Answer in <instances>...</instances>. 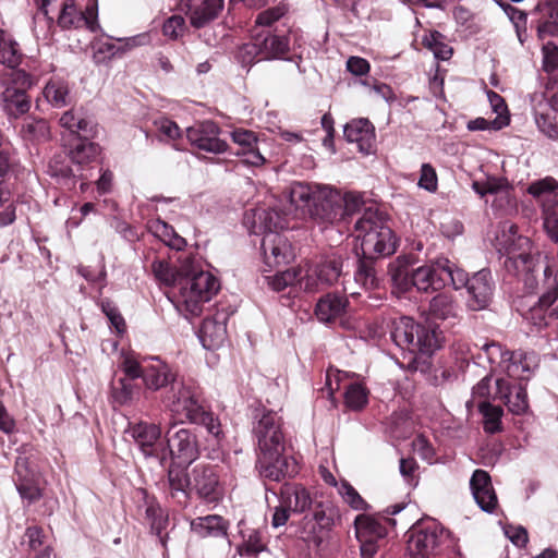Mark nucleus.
Returning a JSON list of instances; mask_svg holds the SVG:
<instances>
[{"instance_id": "f257e3e1", "label": "nucleus", "mask_w": 558, "mask_h": 558, "mask_svg": "<svg viewBox=\"0 0 558 558\" xmlns=\"http://www.w3.org/2000/svg\"><path fill=\"white\" fill-rule=\"evenodd\" d=\"M525 247H530V240L518 234L515 225L504 226L501 234L496 238V248L505 256V269L511 275H522L527 293L543 289L542 304H553L558 298V270L546 256L527 253Z\"/></svg>"}, {"instance_id": "f03ea898", "label": "nucleus", "mask_w": 558, "mask_h": 558, "mask_svg": "<svg viewBox=\"0 0 558 558\" xmlns=\"http://www.w3.org/2000/svg\"><path fill=\"white\" fill-rule=\"evenodd\" d=\"M160 401L173 417L203 426L217 444L225 437L218 416L204 404L201 388L192 379L180 377L161 393Z\"/></svg>"}, {"instance_id": "7ed1b4c3", "label": "nucleus", "mask_w": 558, "mask_h": 558, "mask_svg": "<svg viewBox=\"0 0 558 558\" xmlns=\"http://www.w3.org/2000/svg\"><path fill=\"white\" fill-rule=\"evenodd\" d=\"M151 271L156 279L177 290L178 306H182L192 316L202 313L204 303L210 301L219 290L217 278L208 271L193 275H175L170 265L163 259H155Z\"/></svg>"}, {"instance_id": "20e7f679", "label": "nucleus", "mask_w": 558, "mask_h": 558, "mask_svg": "<svg viewBox=\"0 0 558 558\" xmlns=\"http://www.w3.org/2000/svg\"><path fill=\"white\" fill-rule=\"evenodd\" d=\"M454 267V263L440 257L413 269L405 258L398 257L390 264L388 271L393 287L399 292L405 293L415 288L417 292L430 293L453 283Z\"/></svg>"}, {"instance_id": "39448f33", "label": "nucleus", "mask_w": 558, "mask_h": 558, "mask_svg": "<svg viewBox=\"0 0 558 558\" xmlns=\"http://www.w3.org/2000/svg\"><path fill=\"white\" fill-rule=\"evenodd\" d=\"M291 203L296 207H303L310 214L312 220L327 228L343 221V201L341 191L327 184L298 182L290 191Z\"/></svg>"}, {"instance_id": "423d86ee", "label": "nucleus", "mask_w": 558, "mask_h": 558, "mask_svg": "<svg viewBox=\"0 0 558 558\" xmlns=\"http://www.w3.org/2000/svg\"><path fill=\"white\" fill-rule=\"evenodd\" d=\"M284 225V218L275 209L256 208L253 211L252 233L263 235L260 248L264 264L269 268L287 265L294 258L288 238L278 232Z\"/></svg>"}, {"instance_id": "0eeeda50", "label": "nucleus", "mask_w": 558, "mask_h": 558, "mask_svg": "<svg viewBox=\"0 0 558 558\" xmlns=\"http://www.w3.org/2000/svg\"><path fill=\"white\" fill-rule=\"evenodd\" d=\"M356 236L361 239L363 255L369 257L389 256L396 252V239L386 225L384 215L377 209L367 208L354 225Z\"/></svg>"}, {"instance_id": "6e6552de", "label": "nucleus", "mask_w": 558, "mask_h": 558, "mask_svg": "<svg viewBox=\"0 0 558 558\" xmlns=\"http://www.w3.org/2000/svg\"><path fill=\"white\" fill-rule=\"evenodd\" d=\"M390 338L402 352L411 355L416 353L429 355L439 347L435 330L408 316L392 320Z\"/></svg>"}, {"instance_id": "1a4fd4ad", "label": "nucleus", "mask_w": 558, "mask_h": 558, "mask_svg": "<svg viewBox=\"0 0 558 558\" xmlns=\"http://www.w3.org/2000/svg\"><path fill=\"white\" fill-rule=\"evenodd\" d=\"M289 38L284 34H278L271 28H253L251 40L240 47L238 58L243 65L265 60L284 59L289 51Z\"/></svg>"}, {"instance_id": "9d476101", "label": "nucleus", "mask_w": 558, "mask_h": 558, "mask_svg": "<svg viewBox=\"0 0 558 558\" xmlns=\"http://www.w3.org/2000/svg\"><path fill=\"white\" fill-rule=\"evenodd\" d=\"M452 287L454 290L465 288L468 292V306L472 311H481L489 305L495 290V282L492 271L487 268H483L473 274L472 277H469L468 272L456 265Z\"/></svg>"}, {"instance_id": "9b49d317", "label": "nucleus", "mask_w": 558, "mask_h": 558, "mask_svg": "<svg viewBox=\"0 0 558 558\" xmlns=\"http://www.w3.org/2000/svg\"><path fill=\"white\" fill-rule=\"evenodd\" d=\"M161 428L158 424L148 422L130 423L125 429L138 451L146 460L157 462L161 468L168 464V452L161 440Z\"/></svg>"}, {"instance_id": "f8f14e48", "label": "nucleus", "mask_w": 558, "mask_h": 558, "mask_svg": "<svg viewBox=\"0 0 558 558\" xmlns=\"http://www.w3.org/2000/svg\"><path fill=\"white\" fill-rule=\"evenodd\" d=\"M252 434L258 452L286 449L282 418L272 410L263 408L255 411Z\"/></svg>"}, {"instance_id": "ddd939ff", "label": "nucleus", "mask_w": 558, "mask_h": 558, "mask_svg": "<svg viewBox=\"0 0 558 558\" xmlns=\"http://www.w3.org/2000/svg\"><path fill=\"white\" fill-rule=\"evenodd\" d=\"M165 447L168 452V463L189 466L199 456L196 435L189 428H177L173 424L166 432Z\"/></svg>"}, {"instance_id": "4468645a", "label": "nucleus", "mask_w": 558, "mask_h": 558, "mask_svg": "<svg viewBox=\"0 0 558 558\" xmlns=\"http://www.w3.org/2000/svg\"><path fill=\"white\" fill-rule=\"evenodd\" d=\"M256 470L260 477L272 482H281L299 473V464L292 456L286 454V449L257 452Z\"/></svg>"}, {"instance_id": "2eb2a0df", "label": "nucleus", "mask_w": 558, "mask_h": 558, "mask_svg": "<svg viewBox=\"0 0 558 558\" xmlns=\"http://www.w3.org/2000/svg\"><path fill=\"white\" fill-rule=\"evenodd\" d=\"M447 538L446 531L435 520L418 525L410 536L408 550L414 558H427L439 553Z\"/></svg>"}, {"instance_id": "dca6fc26", "label": "nucleus", "mask_w": 558, "mask_h": 558, "mask_svg": "<svg viewBox=\"0 0 558 558\" xmlns=\"http://www.w3.org/2000/svg\"><path fill=\"white\" fill-rule=\"evenodd\" d=\"M180 377L178 369L160 356H144L143 384L147 390L166 392Z\"/></svg>"}, {"instance_id": "f3484780", "label": "nucleus", "mask_w": 558, "mask_h": 558, "mask_svg": "<svg viewBox=\"0 0 558 558\" xmlns=\"http://www.w3.org/2000/svg\"><path fill=\"white\" fill-rule=\"evenodd\" d=\"M58 25L62 29L86 27L95 33L100 29L96 1L89 2L85 11L80 10L74 0H65L58 16Z\"/></svg>"}, {"instance_id": "a211bd4d", "label": "nucleus", "mask_w": 558, "mask_h": 558, "mask_svg": "<svg viewBox=\"0 0 558 558\" xmlns=\"http://www.w3.org/2000/svg\"><path fill=\"white\" fill-rule=\"evenodd\" d=\"M14 484L21 498L28 505L41 498L39 473L35 463L26 456H19L15 460Z\"/></svg>"}, {"instance_id": "6ab92c4d", "label": "nucleus", "mask_w": 558, "mask_h": 558, "mask_svg": "<svg viewBox=\"0 0 558 558\" xmlns=\"http://www.w3.org/2000/svg\"><path fill=\"white\" fill-rule=\"evenodd\" d=\"M380 279L377 276V271L375 268L374 257H369L363 255L357 258L355 270L353 274V279H345V276L342 280L343 291L344 293L351 296H357L361 294L360 290L365 292H369L379 287Z\"/></svg>"}, {"instance_id": "aec40b11", "label": "nucleus", "mask_w": 558, "mask_h": 558, "mask_svg": "<svg viewBox=\"0 0 558 558\" xmlns=\"http://www.w3.org/2000/svg\"><path fill=\"white\" fill-rule=\"evenodd\" d=\"M220 129L213 121L195 123L186 129V137L191 145L211 154H222L228 144L219 137Z\"/></svg>"}, {"instance_id": "412c9836", "label": "nucleus", "mask_w": 558, "mask_h": 558, "mask_svg": "<svg viewBox=\"0 0 558 558\" xmlns=\"http://www.w3.org/2000/svg\"><path fill=\"white\" fill-rule=\"evenodd\" d=\"M343 257L338 253H331L320 260L312 275H307L304 281V289L316 291L319 284L331 286L341 277L343 278Z\"/></svg>"}, {"instance_id": "4be33fe9", "label": "nucleus", "mask_w": 558, "mask_h": 558, "mask_svg": "<svg viewBox=\"0 0 558 558\" xmlns=\"http://www.w3.org/2000/svg\"><path fill=\"white\" fill-rule=\"evenodd\" d=\"M191 489L207 502H216L221 496L217 466L198 464L191 474Z\"/></svg>"}, {"instance_id": "5701e85b", "label": "nucleus", "mask_w": 558, "mask_h": 558, "mask_svg": "<svg viewBox=\"0 0 558 558\" xmlns=\"http://www.w3.org/2000/svg\"><path fill=\"white\" fill-rule=\"evenodd\" d=\"M539 364V356L534 351H511L507 356L504 372L509 378L519 383L527 381Z\"/></svg>"}, {"instance_id": "b1692460", "label": "nucleus", "mask_w": 558, "mask_h": 558, "mask_svg": "<svg viewBox=\"0 0 558 558\" xmlns=\"http://www.w3.org/2000/svg\"><path fill=\"white\" fill-rule=\"evenodd\" d=\"M182 10L195 28L205 27L223 8V0H181Z\"/></svg>"}, {"instance_id": "393cba45", "label": "nucleus", "mask_w": 558, "mask_h": 558, "mask_svg": "<svg viewBox=\"0 0 558 558\" xmlns=\"http://www.w3.org/2000/svg\"><path fill=\"white\" fill-rule=\"evenodd\" d=\"M494 398L502 401L517 415L525 413L529 408L526 389L522 383L511 384L506 378L497 379Z\"/></svg>"}, {"instance_id": "a878e982", "label": "nucleus", "mask_w": 558, "mask_h": 558, "mask_svg": "<svg viewBox=\"0 0 558 558\" xmlns=\"http://www.w3.org/2000/svg\"><path fill=\"white\" fill-rule=\"evenodd\" d=\"M470 489L477 506L487 513H493L498 505L497 495L489 474L477 469L470 478Z\"/></svg>"}, {"instance_id": "bb28decb", "label": "nucleus", "mask_w": 558, "mask_h": 558, "mask_svg": "<svg viewBox=\"0 0 558 558\" xmlns=\"http://www.w3.org/2000/svg\"><path fill=\"white\" fill-rule=\"evenodd\" d=\"M233 142L239 145L235 155L241 157L244 165L260 167L266 159L257 148V137L253 131L236 129L231 133Z\"/></svg>"}, {"instance_id": "cd10ccee", "label": "nucleus", "mask_w": 558, "mask_h": 558, "mask_svg": "<svg viewBox=\"0 0 558 558\" xmlns=\"http://www.w3.org/2000/svg\"><path fill=\"white\" fill-rule=\"evenodd\" d=\"M343 135L350 143H355L359 150L369 154L375 143V128L367 119H354L343 129Z\"/></svg>"}, {"instance_id": "c85d7f7f", "label": "nucleus", "mask_w": 558, "mask_h": 558, "mask_svg": "<svg viewBox=\"0 0 558 558\" xmlns=\"http://www.w3.org/2000/svg\"><path fill=\"white\" fill-rule=\"evenodd\" d=\"M168 466V486L170 498L180 507L185 508L189 504L191 478L186 472L187 466L169 463Z\"/></svg>"}, {"instance_id": "c756f323", "label": "nucleus", "mask_w": 558, "mask_h": 558, "mask_svg": "<svg viewBox=\"0 0 558 558\" xmlns=\"http://www.w3.org/2000/svg\"><path fill=\"white\" fill-rule=\"evenodd\" d=\"M226 319L227 317L220 313L204 318L198 338L205 349L215 350L223 343L227 337Z\"/></svg>"}, {"instance_id": "7c9ffc66", "label": "nucleus", "mask_w": 558, "mask_h": 558, "mask_svg": "<svg viewBox=\"0 0 558 558\" xmlns=\"http://www.w3.org/2000/svg\"><path fill=\"white\" fill-rule=\"evenodd\" d=\"M532 101L534 120L539 132L550 140H558V123L555 111L550 110L547 99L541 94L534 95Z\"/></svg>"}, {"instance_id": "2f4dec72", "label": "nucleus", "mask_w": 558, "mask_h": 558, "mask_svg": "<svg viewBox=\"0 0 558 558\" xmlns=\"http://www.w3.org/2000/svg\"><path fill=\"white\" fill-rule=\"evenodd\" d=\"M140 37H130L125 39L119 38L120 45L112 41L111 37H101L93 41L92 48L94 60L96 63H104L116 56L123 53L125 50L138 45Z\"/></svg>"}, {"instance_id": "473e14b6", "label": "nucleus", "mask_w": 558, "mask_h": 558, "mask_svg": "<svg viewBox=\"0 0 558 558\" xmlns=\"http://www.w3.org/2000/svg\"><path fill=\"white\" fill-rule=\"evenodd\" d=\"M279 502L284 505L291 512L303 513L311 507L312 498L304 486L286 483L280 488Z\"/></svg>"}, {"instance_id": "72a5a7b5", "label": "nucleus", "mask_w": 558, "mask_h": 558, "mask_svg": "<svg viewBox=\"0 0 558 558\" xmlns=\"http://www.w3.org/2000/svg\"><path fill=\"white\" fill-rule=\"evenodd\" d=\"M191 531L197 536L205 537H227L229 522L218 514H208L197 517L190 521Z\"/></svg>"}, {"instance_id": "f704fd0d", "label": "nucleus", "mask_w": 558, "mask_h": 558, "mask_svg": "<svg viewBox=\"0 0 558 558\" xmlns=\"http://www.w3.org/2000/svg\"><path fill=\"white\" fill-rule=\"evenodd\" d=\"M348 306L347 298L337 293H327L318 300L315 315L319 322L330 323L344 315Z\"/></svg>"}, {"instance_id": "c9c22d12", "label": "nucleus", "mask_w": 558, "mask_h": 558, "mask_svg": "<svg viewBox=\"0 0 558 558\" xmlns=\"http://www.w3.org/2000/svg\"><path fill=\"white\" fill-rule=\"evenodd\" d=\"M0 105L10 118L16 119L28 112L31 99L27 93L13 89V87H5L1 94Z\"/></svg>"}, {"instance_id": "e433bc0d", "label": "nucleus", "mask_w": 558, "mask_h": 558, "mask_svg": "<svg viewBox=\"0 0 558 558\" xmlns=\"http://www.w3.org/2000/svg\"><path fill=\"white\" fill-rule=\"evenodd\" d=\"M60 125L72 134L89 137L96 134V125L92 120L86 119L80 111L70 109L62 113L59 119Z\"/></svg>"}, {"instance_id": "4c0bfd02", "label": "nucleus", "mask_w": 558, "mask_h": 558, "mask_svg": "<svg viewBox=\"0 0 558 558\" xmlns=\"http://www.w3.org/2000/svg\"><path fill=\"white\" fill-rule=\"evenodd\" d=\"M461 308L453 296L439 293L429 302V314L434 319L454 320L460 316Z\"/></svg>"}, {"instance_id": "58836bf2", "label": "nucleus", "mask_w": 558, "mask_h": 558, "mask_svg": "<svg viewBox=\"0 0 558 558\" xmlns=\"http://www.w3.org/2000/svg\"><path fill=\"white\" fill-rule=\"evenodd\" d=\"M147 229L151 235L171 248L180 251L186 246L185 239L178 234L172 226L160 218L149 220Z\"/></svg>"}, {"instance_id": "ea45409f", "label": "nucleus", "mask_w": 558, "mask_h": 558, "mask_svg": "<svg viewBox=\"0 0 558 558\" xmlns=\"http://www.w3.org/2000/svg\"><path fill=\"white\" fill-rule=\"evenodd\" d=\"M44 96L54 108H63L71 104L69 85L62 78H50L44 88Z\"/></svg>"}, {"instance_id": "a19ab883", "label": "nucleus", "mask_w": 558, "mask_h": 558, "mask_svg": "<svg viewBox=\"0 0 558 558\" xmlns=\"http://www.w3.org/2000/svg\"><path fill=\"white\" fill-rule=\"evenodd\" d=\"M22 60V52L14 38L0 29V63L7 68H17Z\"/></svg>"}, {"instance_id": "79ce46f5", "label": "nucleus", "mask_w": 558, "mask_h": 558, "mask_svg": "<svg viewBox=\"0 0 558 558\" xmlns=\"http://www.w3.org/2000/svg\"><path fill=\"white\" fill-rule=\"evenodd\" d=\"M140 395V388L131 378L121 377L111 385L113 402L119 405L131 403Z\"/></svg>"}, {"instance_id": "37998d69", "label": "nucleus", "mask_w": 558, "mask_h": 558, "mask_svg": "<svg viewBox=\"0 0 558 558\" xmlns=\"http://www.w3.org/2000/svg\"><path fill=\"white\" fill-rule=\"evenodd\" d=\"M33 85L32 76L24 70L7 68L0 70V86L27 92Z\"/></svg>"}, {"instance_id": "c03bdc74", "label": "nucleus", "mask_w": 558, "mask_h": 558, "mask_svg": "<svg viewBox=\"0 0 558 558\" xmlns=\"http://www.w3.org/2000/svg\"><path fill=\"white\" fill-rule=\"evenodd\" d=\"M354 529L357 541H377L385 534L384 527L380 525V523L366 514H359L355 518Z\"/></svg>"}, {"instance_id": "a18cd8bd", "label": "nucleus", "mask_w": 558, "mask_h": 558, "mask_svg": "<svg viewBox=\"0 0 558 558\" xmlns=\"http://www.w3.org/2000/svg\"><path fill=\"white\" fill-rule=\"evenodd\" d=\"M146 518L150 522L151 531L159 537L162 546H166V536L162 535L163 530L168 525V514L154 499L146 500Z\"/></svg>"}, {"instance_id": "49530a36", "label": "nucleus", "mask_w": 558, "mask_h": 558, "mask_svg": "<svg viewBox=\"0 0 558 558\" xmlns=\"http://www.w3.org/2000/svg\"><path fill=\"white\" fill-rule=\"evenodd\" d=\"M478 411L483 416V428L488 434H496L501 430V417L504 410L493 405L489 401H478Z\"/></svg>"}, {"instance_id": "de8ad7c7", "label": "nucleus", "mask_w": 558, "mask_h": 558, "mask_svg": "<svg viewBox=\"0 0 558 558\" xmlns=\"http://www.w3.org/2000/svg\"><path fill=\"white\" fill-rule=\"evenodd\" d=\"M99 151V145L89 142L87 137L80 136L77 143L70 149L69 156L73 162L83 165L94 160Z\"/></svg>"}, {"instance_id": "09e8293b", "label": "nucleus", "mask_w": 558, "mask_h": 558, "mask_svg": "<svg viewBox=\"0 0 558 558\" xmlns=\"http://www.w3.org/2000/svg\"><path fill=\"white\" fill-rule=\"evenodd\" d=\"M269 287L277 292L284 290L288 287L300 282L304 287L305 277H302V270L290 268L284 271H279L274 276L266 277Z\"/></svg>"}, {"instance_id": "8fccbe9b", "label": "nucleus", "mask_w": 558, "mask_h": 558, "mask_svg": "<svg viewBox=\"0 0 558 558\" xmlns=\"http://www.w3.org/2000/svg\"><path fill=\"white\" fill-rule=\"evenodd\" d=\"M20 132L24 140L31 142L46 141L49 137V126L44 119H25Z\"/></svg>"}, {"instance_id": "3c124183", "label": "nucleus", "mask_w": 558, "mask_h": 558, "mask_svg": "<svg viewBox=\"0 0 558 558\" xmlns=\"http://www.w3.org/2000/svg\"><path fill=\"white\" fill-rule=\"evenodd\" d=\"M368 400V390L360 383H351L345 386L344 402L353 411L362 410Z\"/></svg>"}, {"instance_id": "603ef678", "label": "nucleus", "mask_w": 558, "mask_h": 558, "mask_svg": "<svg viewBox=\"0 0 558 558\" xmlns=\"http://www.w3.org/2000/svg\"><path fill=\"white\" fill-rule=\"evenodd\" d=\"M46 543L45 533L43 529L37 525L26 527L21 539V546L29 557L39 550V548H41Z\"/></svg>"}, {"instance_id": "864d4df0", "label": "nucleus", "mask_w": 558, "mask_h": 558, "mask_svg": "<svg viewBox=\"0 0 558 558\" xmlns=\"http://www.w3.org/2000/svg\"><path fill=\"white\" fill-rule=\"evenodd\" d=\"M288 12L286 4L280 3L257 14L253 28H271L272 24L279 21Z\"/></svg>"}, {"instance_id": "5fc2aeb1", "label": "nucleus", "mask_w": 558, "mask_h": 558, "mask_svg": "<svg viewBox=\"0 0 558 558\" xmlns=\"http://www.w3.org/2000/svg\"><path fill=\"white\" fill-rule=\"evenodd\" d=\"M511 351H505L499 343L490 342L484 344L485 360L489 363L490 368L500 367L505 369L507 356Z\"/></svg>"}, {"instance_id": "6e6d98bb", "label": "nucleus", "mask_w": 558, "mask_h": 558, "mask_svg": "<svg viewBox=\"0 0 558 558\" xmlns=\"http://www.w3.org/2000/svg\"><path fill=\"white\" fill-rule=\"evenodd\" d=\"M339 494L343 500L354 510H367L368 504L361 497L359 492L348 482H342L339 487Z\"/></svg>"}, {"instance_id": "4d7b16f0", "label": "nucleus", "mask_w": 558, "mask_h": 558, "mask_svg": "<svg viewBox=\"0 0 558 558\" xmlns=\"http://www.w3.org/2000/svg\"><path fill=\"white\" fill-rule=\"evenodd\" d=\"M558 182L553 178H545L535 181L527 187L529 194L537 199L538 203L543 202L549 193H557Z\"/></svg>"}, {"instance_id": "13d9d810", "label": "nucleus", "mask_w": 558, "mask_h": 558, "mask_svg": "<svg viewBox=\"0 0 558 558\" xmlns=\"http://www.w3.org/2000/svg\"><path fill=\"white\" fill-rule=\"evenodd\" d=\"M341 196L343 197V201L340 203L341 208H343V220L359 211L364 205L362 193L341 191Z\"/></svg>"}, {"instance_id": "bf43d9fd", "label": "nucleus", "mask_w": 558, "mask_h": 558, "mask_svg": "<svg viewBox=\"0 0 558 558\" xmlns=\"http://www.w3.org/2000/svg\"><path fill=\"white\" fill-rule=\"evenodd\" d=\"M440 34L438 32H435L430 34L429 36H426L423 39L424 45L429 48L433 52L435 58L439 60H448L452 56V49L439 41Z\"/></svg>"}, {"instance_id": "052dcab7", "label": "nucleus", "mask_w": 558, "mask_h": 558, "mask_svg": "<svg viewBox=\"0 0 558 558\" xmlns=\"http://www.w3.org/2000/svg\"><path fill=\"white\" fill-rule=\"evenodd\" d=\"M39 11L41 15L34 16L33 32L37 39L47 40L51 36V29L53 28V19L48 15L47 9L46 14L44 11Z\"/></svg>"}, {"instance_id": "680f3d73", "label": "nucleus", "mask_w": 558, "mask_h": 558, "mask_svg": "<svg viewBox=\"0 0 558 558\" xmlns=\"http://www.w3.org/2000/svg\"><path fill=\"white\" fill-rule=\"evenodd\" d=\"M185 20L181 15H172L167 19L162 25V33L169 39L175 40L185 33Z\"/></svg>"}, {"instance_id": "e2e57ef3", "label": "nucleus", "mask_w": 558, "mask_h": 558, "mask_svg": "<svg viewBox=\"0 0 558 558\" xmlns=\"http://www.w3.org/2000/svg\"><path fill=\"white\" fill-rule=\"evenodd\" d=\"M101 310L109 319L111 326L121 335L125 331V322L119 310L108 300L101 301Z\"/></svg>"}, {"instance_id": "0e129e2a", "label": "nucleus", "mask_w": 558, "mask_h": 558, "mask_svg": "<svg viewBox=\"0 0 558 558\" xmlns=\"http://www.w3.org/2000/svg\"><path fill=\"white\" fill-rule=\"evenodd\" d=\"M120 367L124 373L125 378H131L133 380L138 378H142V380L144 379V357L142 361H137L132 356H126L123 359Z\"/></svg>"}, {"instance_id": "69168bd1", "label": "nucleus", "mask_w": 558, "mask_h": 558, "mask_svg": "<svg viewBox=\"0 0 558 558\" xmlns=\"http://www.w3.org/2000/svg\"><path fill=\"white\" fill-rule=\"evenodd\" d=\"M543 69L548 74L557 72L558 68V47L548 41L543 45Z\"/></svg>"}, {"instance_id": "338daca9", "label": "nucleus", "mask_w": 558, "mask_h": 558, "mask_svg": "<svg viewBox=\"0 0 558 558\" xmlns=\"http://www.w3.org/2000/svg\"><path fill=\"white\" fill-rule=\"evenodd\" d=\"M437 174L434 167L429 163H423L417 183L418 186L428 192H435L437 190Z\"/></svg>"}, {"instance_id": "774afa93", "label": "nucleus", "mask_w": 558, "mask_h": 558, "mask_svg": "<svg viewBox=\"0 0 558 558\" xmlns=\"http://www.w3.org/2000/svg\"><path fill=\"white\" fill-rule=\"evenodd\" d=\"M17 162L13 148L0 142V177H4Z\"/></svg>"}]
</instances>
